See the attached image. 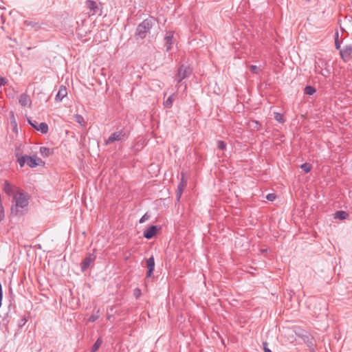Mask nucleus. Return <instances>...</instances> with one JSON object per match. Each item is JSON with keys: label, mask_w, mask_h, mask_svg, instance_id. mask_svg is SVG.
Wrapping results in <instances>:
<instances>
[{"label": "nucleus", "mask_w": 352, "mask_h": 352, "mask_svg": "<svg viewBox=\"0 0 352 352\" xmlns=\"http://www.w3.org/2000/svg\"><path fill=\"white\" fill-rule=\"evenodd\" d=\"M352 54V45H345L340 51L341 58L344 60L346 58L350 57Z\"/></svg>", "instance_id": "nucleus-11"}, {"label": "nucleus", "mask_w": 352, "mask_h": 352, "mask_svg": "<svg viewBox=\"0 0 352 352\" xmlns=\"http://www.w3.org/2000/svg\"><path fill=\"white\" fill-rule=\"evenodd\" d=\"M217 147L220 150H225L226 148V144L223 141L219 140L217 142Z\"/></svg>", "instance_id": "nucleus-27"}, {"label": "nucleus", "mask_w": 352, "mask_h": 352, "mask_svg": "<svg viewBox=\"0 0 352 352\" xmlns=\"http://www.w3.org/2000/svg\"><path fill=\"white\" fill-rule=\"evenodd\" d=\"M250 69L251 72L254 74H258L260 72V69L256 65H250Z\"/></svg>", "instance_id": "nucleus-28"}, {"label": "nucleus", "mask_w": 352, "mask_h": 352, "mask_svg": "<svg viewBox=\"0 0 352 352\" xmlns=\"http://www.w3.org/2000/svg\"><path fill=\"white\" fill-rule=\"evenodd\" d=\"M16 156L17 157V162H18L19 164L20 165L21 167H23L24 166L25 163H26L28 155H25L19 156V153H16Z\"/></svg>", "instance_id": "nucleus-19"}, {"label": "nucleus", "mask_w": 352, "mask_h": 352, "mask_svg": "<svg viewBox=\"0 0 352 352\" xmlns=\"http://www.w3.org/2000/svg\"><path fill=\"white\" fill-rule=\"evenodd\" d=\"M146 266L148 268L146 277H151L155 269V260L153 256L146 260Z\"/></svg>", "instance_id": "nucleus-10"}, {"label": "nucleus", "mask_w": 352, "mask_h": 352, "mask_svg": "<svg viewBox=\"0 0 352 352\" xmlns=\"http://www.w3.org/2000/svg\"><path fill=\"white\" fill-rule=\"evenodd\" d=\"M141 290L139 288L134 289L133 295L136 298H138L141 296Z\"/></svg>", "instance_id": "nucleus-30"}, {"label": "nucleus", "mask_w": 352, "mask_h": 352, "mask_svg": "<svg viewBox=\"0 0 352 352\" xmlns=\"http://www.w3.org/2000/svg\"><path fill=\"white\" fill-rule=\"evenodd\" d=\"M174 94L170 96L168 99L164 102V106L165 108L170 109L172 107L173 102Z\"/></svg>", "instance_id": "nucleus-21"}, {"label": "nucleus", "mask_w": 352, "mask_h": 352, "mask_svg": "<svg viewBox=\"0 0 352 352\" xmlns=\"http://www.w3.org/2000/svg\"><path fill=\"white\" fill-rule=\"evenodd\" d=\"M74 120L78 124H80L81 126H85V124L84 118L79 114H76L74 116Z\"/></svg>", "instance_id": "nucleus-23"}, {"label": "nucleus", "mask_w": 352, "mask_h": 352, "mask_svg": "<svg viewBox=\"0 0 352 352\" xmlns=\"http://www.w3.org/2000/svg\"><path fill=\"white\" fill-rule=\"evenodd\" d=\"M25 23H27L28 25H32V22L25 21Z\"/></svg>", "instance_id": "nucleus-37"}, {"label": "nucleus", "mask_w": 352, "mask_h": 352, "mask_svg": "<svg viewBox=\"0 0 352 352\" xmlns=\"http://www.w3.org/2000/svg\"><path fill=\"white\" fill-rule=\"evenodd\" d=\"M96 258V256L94 254H89L82 261L80 267L82 272L86 271L91 264L94 263Z\"/></svg>", "instance_id": "nucleus-7"}, {"label": "nucleus", "mask_w": 352, "mask_h": 352, "mask_svg": "<svg viewBox=\"0 0 352 352\" xmlns=\"http://www.w3.org/2000/svg\"><path fill=\"white\" fill-rule=\"evenodd\" d=\"M266 198L267 200L269 201H273L276 198V195L273 193H270V194H268L267 196H266Z\"/></svg>", "instance_id": "nucleus-31"}, {"label": "nucleus", "mask_w": 352, "mask_h": 352, "mask_svg": "<svg viewBox=\"0 0 352 352\" xmlns=\"http://www.w3.org/2000/svg\"><path fill=\"white\" fill-rule=\"evenodd\" d=\"M86 7L89 10L88 13L89 15H101V9L96 1L87 0L86 1Z\"/></svg>", "instance_id": "nucleus-5"}, {"label": "nucleus", "mask_w": 352, "mask_h": 352, "mask_svg": "<svg viewBox=\"0 0 352 352\" xmlns=\"http://www.w3.org/2000/svg\"><path fill=\"white\" fill-rule=\"evenodd\" d=\"M29 124L36 130L41 131L43 134L48 132V125L45 122L38 123L36 120L28 119Z\"/></svg>", "instance_id": "nucleus-6"}, {"label": "nucleus", "mask_w": 352, "mask_h": 352, "mask_svg": "<svg viewBox=\"0 0 352 352\" xmlns=\"http://www.w3.org/2000/svg\"><path fill=\"white\" fill-rule=\"evenodd\" d=\"M98 316H95V315H91L89 318V322H94L96 321L97 319H98Z\"/></svg>", "instance_id": "nucleus-34"}, {"label": "nucleus", "mask_w": 352, "mask_h": 352, "mask_svg": "<svg viewBox=\"0 0 352 352\" xmlns=\"http://www.w3.org/2000/svg\"><path fill=\"white\" fill-rule=\"evenodd\" d=\"M129 138V132L124 128L112 133L104 141V145L111 144L115 142H124Z\"/></svg>", "instance_id": "nucleus-3"}, {"label": "nucleus", "mask_w": 352, "mask_h": 352, "mask_svg": "<svg viewBox=\"0 0 352 352\" xmlns=\"http://www.w3.org/2000/svg\"><path fill=\"white\" fill-rule=\"evenodd\" d=\"M173 32H168L166 36L164 37L165 41V47L166 50L167 52L170 51L172 47V43H173Z\"/></svg>", "instance_id": "nucleus-14"}, {"label": "nucleus", "mask_w": 352, "mask_h": 352, "mask_svg": "<svg viewBox=\"0 0 352 352\" xmlns=\"http://www.w3.org/2000/svg\"><path fill=\"white\" fill-rule=\"evenodd\" d=\"M150 217V215H148L147 213L144 214L142 217L141 219H140V223H144V221H146V220H148Z\"/></svg>", "instance_id": "nucleus-29"}, {"label": "nucleus", "mask_w": 352, "mask_h": 352, "mask_svg": "<svg viewBox=\"0 0 352 352\" xmlns=\"http://www.w3.org/2000/svg\"><path fill=\"white\" fill-rule=\"evenodd\" d=\"M40 153L41 155L44 157H47L53 153L52 151L50 148L45 146L40 147Z\"/></svg>", "instance_id": "nucleus-17"}, {"label": "nucleus", "mask_w": 352, "mask_h": 352, "mask_svg": "<svg viewBox=\"0 0 352 352\" xmlns=\"http://www.w3.org/2000/svg\"><path fill=\"white\" fill-rule=\"evenodd\" d=\"M254 123L256 124L255 127L258 130L259 129V126H261V124L258 122H256V121H255Z\"/></svg>", "instance_id": "nucleus-36"}, {"label": "nucleus", "mask_w": 352, "mask_h": 352, "mask_svg": "<svg viewBox=\"0 0 352 352\" xmlns=\"http://www.w3.org/2000/svg\"><path fill=\"white\" fill-rule=\"evenodd\" d=\"M67 95V90L65 86L61 85L55 97V100L57 102H60Z\"/></svg>", "instance_id": "nucleus-12"}, {"label": "nucleus", "mask_w": 352, "mask_h": 352, "mask_svg": "<svg viewBox=\"0 0 352 352\" xmlns=\"http://www.w3.org/2000/svg\"><path fill=\"white\" fill-rule=\"evenodd\" d=\"M300 168L306 173H308L311 169V166L307 163H305L300 165Z\"/></svg>", "instance_id": "nucleus-25"}, {"label": "nucleus", "mask_w": 352, "mask_h": 352, "mask_svg": "<svg viewBox=\"0 0 352 352\" xmlns=\"http://www.w3.org/2000/svg\"><path fill=\"white\" fill-rule=\"evenodd\" d=\"M27 322V319L25 318V317H23L20 321H19V326L20 327H23V325H25V324Z\"/></svg>", "instance_id": "nucleus-32"}, {"label": "nucleus", "mask_w": 352, "mask_h": 352, "mask_svg": "<svg viewBox=\"0 0 352 352\" xmlns=\"http://www.w3.org/2000/svg\"><path fill=\"white\" fill-rule=\"evenodd\" d=\"M42 162V160L39 158H37L36 156L28 155L26 164L30 168H34Z\"/></svg>", "instance_id": "nucleus-9"}, {"label": "nucleus", "mask_w": 352, "mask_h": 352, "mask_svg": "<svg viewBox=\"0 0 352 352\" xmlns=\"http://www.w3.org/2000/svg\"><path fill=\"white\" fill-rule=\"evenodd\" d=\"M316 68L317 69V67H316ZM316 72H318L319 74H320L323 75V76H325V75H324V74H323L321 71H320V72H319V71H318V70L316 69Z\"/></svg>", "instance_id": "nucleus-38"}, {"label": "nucleus", "mask_w": 352, "mask_h": 352, "mask_svg": "<svg viewBox=\"0 0 352 352\" xmlns=\"http://www.w3.org/2000/svg\"><path fill=\"white\" fill-rule=\"evenodd\" d=\"M274 119L276 121H278V122H284V119H283V115L279 113H275Z\"/></svg>", "instance_id": "nucleus-26"}, {"label": "nucleus", "mask_w": 352, "mask_h": 352, "mask_svg": "<svg viewBox=\"0 0 352 352\" xmlns=\"http://www.w3.org/2000/svg\"><path fill=\"white\" fill-rule=\"evenodd\" d=\"M19 102L22 107H25L30 102V100L27 94H22L20 96Z\"/></svg>", "instance_id": "nucleus-16"}, {"label": "nucleus", "mask_w": 352, "mask_h": 352, "mask_svg": "<svg viewBox=\"0 0 352 352\" xmlns=\"http://www.w3.org/2000/svg\"><path fill=\"white\" fill-rule=\"evenodd\" d=\"M186 184H187V180L185 178V175L183 173H182L181 182L177 186V192H176L178 200L180 199L182 194L183 193V191H184V188L186 187Z\"/></svg>", "instance_id": "nucleus-8"}, {"label": "nucleus", "mask_w": 352, "mask_h": 352, "mask_svg": "<svg viewBox=\"0 0 352 352\" xmlns=\"http://www.w3.org/2000/svg\"><path fill=\"white\" fill-rule=\"evenodd\" d=\"M264 352H272V351L268 348L267 349L264 351Z\"/></svg>", "instance_id": "nucleus-39"}, {"label": "nucleus", "mask_w": 352, "mask_h": 352, "mask_svg": "<svg viewBox=\"0 0 352 352\" xmlns=\"http://www.w3.org/2000/svg\"><path fill=\"white\" fill-rule=\"evenodd\" d=\"M267 346H268V343L267 342H263V351H265L266 349H268Z\"/></svg>", "instance_id": "nucleus-35"}, {"label": "nucleus", "mask_w": 352, "mask_h": 352, "mask_svg": "<svg viewBox=\"0 0 352 352\" xmlns=\"http://www.w3.org/2000/svg\"><path fill=\"white\" fill-rule=\"evenodd\" d=\"M192 72L191 69L189 67L182 65L177 71L176 76V80L177 83L181 82L184 79L187 78Z\"/></svg>", "instance_id": "nucleus-4"}, {"label": "nucleus", "mask_w": 352, "mask_h": 352, "mask_svg": "<svg viewBox=\"0 0 352 352\" xmlns=\"http://www.w3.org/2000/svg\"><path fill=\"white\" fill-rule=\"evenodd\" d=\"M102 343V341L101 340V338H98L96 342L94 344V345L92 346V348H91V352H96L98 349L100 348V346H101Z\"/></svg>", "instance_id": "nucleus-22"}, {"label": "nucleus", "mask_w": 352, "mask_h": 352, "mask_svg": "<svg viewBox=\"0 0 352 352\" xmlns=\"http://www.w3.org/2000/svg\"><path fill=\"white\" fill-rule=\"evenodd\" d=\"M338 36H339V34H338V32L337 31L335 34V47L337 50H339L340 51L341 46H340V43L338 40Z\"/></svg>", "instance_id": "nucleus-24"}, {"label": "nucleus", "mask_w": 352, "mask_h": 352, "mask_svg": "<svg viewBox=\"0 0 352 352\" xmlns=\"http://www.w3.org/2000/svg\"><path fill=\"white\" fill-rule=\"evenodd\" d=\"M19 190L16 187H14L11 185L8 181H6L4 183L3 190L5 193L8 195H11L12 193H16V190Z\"/></svg>", "instance_id": "nucleus-15"}, {"label": "nucleus", "mask_w": 352, "mask_h": 352, "mask_svg": "<svg viewBox=\"0 0 352 352\" xmlns=\"http://www.w3.org/2000/svg\"><path fill=\"white\" fill-rule=\"evenodd\" d=\"M153 25V21L151 19H146L142 23H140L137 28L135 33V38L136 40L144 39L147 34L150 32L151 29Z\"/></svg>", "instance_id": "nucleus-2"}, {"label": "nucleus", "mask_w": 352, "mask_h": 352, "mask_svg": "<svg viewBox=\"0 0 352 352\" xmlns=\"http://www.w3.org/2000/svg\"><path fill=\"white\" fill-rule=\"evenodd\" d=\"M316 89L314 87L310 86V85L306 86L304 89L305 94L309 95V96L313 95L314 93H316Z\"/></svg>", "instance_id": "nucleus-20"}, {"label": "nucleus", "mask_w": 352, "mask_h": 352, "mask_svg": "<svg viewBox=\"0 0 352 352\" xmlns=\"http://www.w3.org/2000/svg\"><path fill=\"white\" fill-rule=\"evenodd\" d=\"M157 230L156 226H151L144 231V236L147 239H152Z\"/></svg>", "instance_id": "nucleus-13"}, {"label": "nucleus", "mask_w": 352, "mask_h": 352, "mask_svg": "<svg viewBox=\"0 0 352 352\" xmlns=\"http://www.w3.org/2000/svg\"><path fill=\"white\" fill-rule=\"evenodd\" d=\"M6 83H7V80L3 77L0 76V85L4 86Z\"/></svg>", "instance_id": "nucleus-33"}, {"label": "nucleus", "mask_w": 352, "mask_h": 352, "mask_svg": "<svg viewBox=\"0 0 352 352\" xmlns=\"http://www.w3.org/2000/svg\"><path fill=\"white\" fill-rule=\"evenodd\" d=\"M28 200V194L25 193L23 190H17L13 195V202H14V204L11 207V214L15 216L22 214L23 211L21 209L28 206L29 204Z\"/></svg>", "instance_id": "nucleus-1"}, {"label": "nucleus", "mask_w": 352, "mask_h": 352, "mask_svg": "<svg viewBox=\"0 0 352 352\" xmlns=\"http://www.w3.org/2000/svg\"><path fill=\"white\" fill-rule=\"evenodd\" d=\"M348 215H349L348 213L346 212L345 211L340 210V211H337L334 214V218L339 219L340 220H344V219H346Z\"/></svg>", "instance_id": "nucleus-18"}]
</instances>
